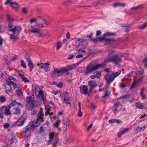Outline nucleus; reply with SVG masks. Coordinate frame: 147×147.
Wrapping results in <instances>:
<instances>
[{
	"instance_id": "52",
	"label": "nucleus",
	"mask_w": 147,
	"mask_h": 147,
	"mask_svg": "<svg viewBox=\"0 0 147 147\" xmlns=\"http://www.w3.org/2000/svg\"><path fill=\"white\" fill-rule=\"evenodd\" d=\"M21 78L22 80L24 81L25 82H27L29 81L28 78L25 77L24 76V77H21Z\"/></svg>"
},
{
	"instance_id": "42",
	"label": "nucleus",
	"mask_w": 147,
	"mask_h": 147,
	"mask_svg": "<svg viewBox=\"0 0 147 147\" xmlns=\"http://www.w3.org/2000/svg\"><path fill=\"white\" fill-rule=\"evenodd\" d=\"M110 95L109 92H108V91L107 90H106V92L104 95L103 96V97L105 98L106 96L108 97Z\"/></svg>"
},
{
	"instance_id": "43",
	"label": "nucleus",
	"mask_w": 147,
	"mask_h": 147,
	"mask_svg": "<svg viewBox=\"0 0 147 147\" xmlns=\"http://www.w3.org/2000/svg\"><path fill=\"white\" fill-rule=\"evenodd\" d=\"M20 61L21 63V66L24 68H25L26 67V65L25 63L24 62V61L23 60H21Z\"/></svg>"
},
{
	"instance_id": "7",
	"label": "nucleus",
	"mask_w": 147,
	"mask_h": 147,
	"mask_svg": "<svg viewBox=\"0 0 147 147\" xmlns=\"http://www.w3.org/2000/svg\"><path fill=\"white\" fill-rule=\"evenodd\" d=\"M79 88L81 94H87L88 88L86 86L84 85L83 86H80L79 87Z\"/></svg>"
},
{
	"instance_id": "12",
	"label": "nucleus",
	"mask_w": 147,
	"mask_h": 147,
	"mask_svg": "<svg viewBox=\"0 0 147 147\" xmlns=\"http://www.w3.org/2000/svg\"><path fill=\"white\" fill-rule=\"evenodd\" d=\"M122 97V98H126L127 99H129L130 98H131V100H129V101L131 102H132V101L134 99V97L133 96V95L130 94V95H124L122 96H121Z\"/></svg>"
},
{
	"instance_id": "59",
	"label": "nucleus",
	"mask_w": 147,
	"mask_h": 147,
	"mask_svg": "<svg viewBox=\"0 0 147 147\" xmlns=\"http://www.w3.org/2000/svg\"><path fill=\"white\" fill-rule=\"evenodd\" d=\"M126 86L125 83H121L120 84V86L122 88H125Z\"/></svg>"
},
{
	"instance_id": "49",
	"label": "nucleus",
	"mask_w": 147,
	"mask_h": 147,
	"mask_svg": "<svg viewBox=\"0 0 147 147\" xmlns=\"http://www.w3.org/2000/svg\"><path fill=\"white\" fill-rule=\"evenodd\" d=\"M57 86L59 88H62L63 86V83L61 82H60L58 84H57Z\"/></svg>"
},
{
	"instance_id": "5",
	"label": "nucleus",
	"mask_w": 147,
	"mask_h": 147,
	"mask_svg": "<svg viewBox=\"0 0 147 147\" xmlns=\"http://www.w3.org/2000/svg\"><path fill=\"white\" fill-rule=\"evenodd\" d=\"M73 66L74 65H69L65 67H61V69L62 75L64 73L66 72L67 73V75H69V73L68 72V71L70 70L73 69L74 68Z\"/></svg>"
},
{
	"instance_id": "17",
	"label": "nucleus",
	"mask_w": 147,
	"mask_h": 147,
	"mask_svg": "<svg viewBox=\"0 0 147 147\" xmlns=\"http://www.w3.org/2000/svg\"><path fill=\"white\" fill-rule=\"evenodd\" d=\"M101 76V73L99 71H97L96 74L90 76V78L92 79L98 78Z\"/></svg>"
},
{
	"instance_id": "60",
	"label": "nucleus",
	"mask_w": 147,
	"mask_h": 147,
	"mask_svg": "<svg viewBox=\"0 0 147 147\" xmlns=\"http://www.w3.org/2000/svg\"><path fill=\"white\" fill-rule=\"evenodd\" d=\"M36 97L37 98L38 100L39 101H41V100L40 98H41V99L42 98V95H39L38 94V96H36Z\"/></svg>"
},
{
	"instance_id": "15",
	"label": "nucleus",
	"mask_w": 147,
	"mask_h": 147,
	"mask_svg": "<svg viewBox=\"0 0 147 147\" xmlns=\"http://www.w3.org/2000/svg\"><path fill=\"white\" fill-rule=\"evenodd\" d=\"M30 32L32 33H36L37 34V36H42V34L40 32V30L37 28H34L33 30H30Z\"/></svg>"
},
{
	"instance_id": "36",
	"label": "nucleus",
	"mask_w": 147,
	"mask_h": 147,
	"mask_svg": "<svg viewBox=\"0 0 147 147\" xmlns=\"http://www.w3.org/2000/svg\"><path fill=\"white\" fill-rule=\"evenodd\" d=\"M9 108H6L5 110L4 113L6 115H9L10 114L11 112L9 109Z\"/></svg>"
},
{
	"instance_id": "62",
	"label": "nucleus",
	"mask_w": 147,
	"mask_h": 147,
	"mask_svg": "<svg viewBox=\"0 0 147 147\" xmlns=\"http://www.w3.org/2000/svg\"><path fill=\"white\" fill-rule=\"evenodd\" d=\"M42 20L44 22L43 24H45L46 26H47L48 25V22H47V21L46 20H45V19L44 18H42Z\"/></svg>"
},
{
	"instance_id": "37",
	"label": "nucleus",
	"mask_w": 147,
	"mask_h": 147,
	"mask_svg": "<svg viewBox=\"0 0 147 147\" xmlns=\"http://www.w3.org/2000/svg\"><path fill=\"white\" fill-rule=\"evenodd\" d=\"M121 71L120 70H118L116 72L113 76V77L114 79L115 77L119 75L121 73Z\"/></svg>"
},
{
	"instance_id": "51",
	"label": "nucleus",
	"mask_w": 147,
	"mask_h": 147,
	"mask_svg": "<svg viewBox=\"0 0 147 147\" xmlns=\"http://www.w3.org/2000/svg\"><path fill=\"white\" fill-rule=\"evenodd\" d=\"M64 101L63 102L65 103L67 105L71 104V103L69 102V99H63Z\"/></svg>"
},
{
	"instance_id": "22",
	"label": "nucleus",
	"mask_w": 147,
	"mask_h": 147,
	"mask_svg": "<svg viewBox=\"0 0 147 147\" xmlns=\"http://www.w3.org/2000/svg\"><path fill=\"white\" fill-rule=\"evenodd\" d=\"M136 107L140 109H145V107L144 105L140 102H137L136 104Z\"/></svg>"
},
{
	"instance_id": "50",
	"label": "nucleus",
	"mask_w": 147,
	"mask_h": 147,
	"mask_svg": "<svg viewBox=\"0 0 147 147\" xmlns=\"http://www.w3.org/2000/svg\"><path fill=\"white\" fill-rule=\"evenodd\" d=\"M7 18L8 20L10 21H12L14 20L13 18L11 17L9 15H7Z\"/></svg>"
},
{
	"instance_id": "64",
	"label": "nucleus",
	"mask_w": 147,
	"mask_h": 147,
	"mask_svg": "<svg viewBox=\"0 0 147 147\" xmlns=\"http://www.w3.org/2000/svg\"><path fill=\"white\" fill-rule=\"evenodd\" d=\"M9 124L7 123H5L3 125V127L4 128H8L9 126Z\"/></svg>"
},
{
	"instance_id": "4",
	"label": "nucleus",
	"mask_w": 147,
	"mask_h": 147,
	"mask_svg": "<svg viewBox=\"0 0 147 147\" xmlns=\"http://www.w3.org/2000/svg\"><path fill=\"white\" fill-rule=\"evenodd\" d=\"M41 122V121L39 119H36L35 121L30 122L28 125L30 128L32 129L39 126Z\"/></svg>"
},
{
	"instance_id": "55",
	"label": "nucleus",
	"mask_w": 147,
	"mask_h": 147,
	"mask_svg": "<svg viewBox=\"0 0 147 147\" xmlns=\"http://www.w3.org/2000/svg\"><path fill=\"white\" fill-rule=\"evenodd\" d=\"M12 85L13 86V88L14 89H15L18 87L17 84L14 83V82H12ZM18 87H19V86Z\"/></svg>"
},
{
	"instance_id": "13",
	"label": "nucleus",
	"mask_w": 147,
	"mask_h": 147,
	"mask_svg": "<svg viewBox=\"0 0 147 147\" xmlns=\"http://www.w3.org/2000/svg\"><path fill=\"white\" fill-rule=\"evenodd\" d=\"M38 116L36 119H40L41 121H44V119L43 117L44 116V113L42 110L40 111L38 113Z\"/></svg>"
},
{
	"instance_id": "47",
	"label": "nucleus",
	"mask_w": 147,
	"mask_h": 147,
	"mask_svg": "<svg viewBox=\"0 0 147 147\" xmlns=\"http://www.w3.org/2000/svg\"><path fill=\"white\" fill-rule=\"evenodd\" d=\"M147 26V23H145L142 25L140 27V28L141 29H143L145 28Z\"/></svg>"
},
{
	"instance_id": "28",
	"label": "nucleus",
	"mask_w": 147,
	"mask_h": 147,
	"mask_svg": "<svg viewBox=\"0 0 147 147\" xmlns=\"http://www.w3.org/2000/svg\"><path fill=\"white\" fill-rule=\"evenodd\" d=\"M15 32L13 33L12 34H11L10 35V39H13L14 40H16L18 38V36H15Z\"/></svg>"
},
{
	"instance_id": "24",
	"label": "nucleus",
	"mask_w": 147,
	"mask_h": 147,
	"mask_svg": "<svg viewBox=\"0 0 147 147\" xmlns=\"http://www.w3.org/2000/svg\"><path fill=\"white\" fill-rule=\"evenodd\" d=\"M115 34V33L114 32H107L104 34L103 36L104 37L110 36H114Z\"/></svg>"
},
{
	"instance_id": "54",
	"label": "nucleus",
	"mask_w": 147,
	"mask_h": 147,
	"mask_svg": "<svg viewBox=\"0 0 147 147\" xmlns=\"http://www.w3.org/2000/svg\"><path fill=\"white\" fill-rule=\"evenodd\" d=\"M58 143L57 140V138L55 139L54 143H53V144L52 145V147H55L56 146V145Z\"/></svg>"
},
{
	"instance_id": "20",
	"label": "nucleus",
	"mask_w": 147,
	"mask_h": 147,
	"mask_svg": "<svg viewBox=\"0 0 147 147\" xmlns=\"http://www.w3.org/2000/svg\"><path fill=\"white\" fill-rule=\"evenodd\" d=\"M25 119L23 118H20L17 122L16 124L17 126H20L22 125Z\"/></svg>"
},
{
	"instance_id": "56",
	"label": "nucleus",
	"mask_w": 147,
	"mask_h": 147,
	"mask_svg": "<svg viewBox=\"0 0 147 147\" xmlns=\"http://www.w3.org/2000/svg\"><path fill=\"white\" fill-rule=\"evenodd\" d=\"M93 34L92 33H91L90 34H89L88 36H87L88 37V38L90 39V41H92V40L93 39V38H92V37L93 35Z\"/></svg>"
},
{
	"instance_id": "40",
	"label": "nucleus",
	"mask_w": 147,
	"mask_h": 147,
	"mask_svg": "<svg viewBox=\"0 0 147 147\" xmlns=\"http://www.w3.org/2000/svg\"><path fill=\"white\" fill-rule=\"evenodd\" d=\"M45 110L46 112L45 113V115H47L49 113V111L51 110V109L50 108H47L45 107Z\"/></svg>"
},
{
	"instance_id": "46",
	"label": "nucleus",
	"mask_w": 147,
	"mask_h": 147,
	"mask_svg": "<svg viewBox=\"0 0 147 147\" xmlns=\"http://www.w3.org/2000/svg\"><path fill=\"white\" fill-rule=\"evenodd\" d=\"M145 67L147 68V58H145L143 60Z\"/></svg>"
},
{
	"instance_id": "27",
	"label": "nucleus",
	"mask_w": 147,
	"mask_h": 147,
	"mask_svg": "<svg viewBox=\"0 0 147 147\" xmlns=\"http://www.w3.org/2000/svg\"><path fill=\"white\" fill-rule=\"evenodd\" d=\"M9 136H11L12 138L10 139L11 141V143L14 142H17V140L16 139L15 137L13 135H12V134H11L10 135H7V136L9 137Z\"/></svg>"
},
{
	"instance_id": "19",
	"label": "nucleus",
	"mask_w": 147,
	"mask_h": 147,
	"mask_svg": "<svg viewBox=\"0 0 147 147\" xmlns=\"http://www.w3.org/2000/svg\"><path fill=\"white\" fill-rule=\"evenodd\" d=\"M119 105L120 104L119 102L114 103L113 109H114L113 111L115 114L117 113L118 107Z\"/></svg>"
},
{
	"instance_id": "2",
	"label": "nucleus",
	"mask_w": 147,
	"mask_h": 147,
	"mask_svg": "<svg viewBox=\"0 0 147 147\" xmlns=\"http://www.w3.org/2000/svg\"><path fill=\"white\" fill-rule=\"evenodd\" d=\"M102 66L101 65H96L93 64H89L87 67V68L84 73L85 75H87L89 73L92 72L100 68Z\"/></svg>"
},
{
	"instance_id": "26",
	"label": "nucleus",
	"mask_w": 147,
	"mask_h": 147,
	"mask_svg": "<svg viewBox=\"0 0 147 147\" xmlns=\"http://www.w3.org/2000/svg\"><path fill=\"white\" fill-rule=\"evenodd\" d=\"M126 5V4L123 3H115L113 4L114 7H117L118 6L124 7Z\"/></svg>"
},
{
	"instance_id": "25",
	"label": "nucleus",
	"mask_w": 147,
	"mask_h": 147,
	"mask_svg": "<svg viewBox=\"0 0 147 147\" xmlns=\"http://www.w3.org/2000/svg\"><path fill=\"white\" fill-rule=\"evenodd\" d=\"M145 91L144 88H142L141 89V91L140 92V95L142 97V99L144 100L146 98V96L143 92Z\"/></svg>"
},
{
	"instance_id": "63",
	"label": "nucleus",
	"mask_w": 147,
	"mask_h": 147,
	"mask_svg": "<svg viewBox=\"0 0 147 147\" xmlns=\"http://www.w3.org/2000/svg\"><path fill=\"white\" fill-rule=\"evenodd\" d=\"M22 11L25 14L27 13V10L26 7H23L22 8Z\"/></svg>"
},
{
	"instance_id": "10",
	"label": "nucleus",
	"mask_w": 147,
	"mask_h": 147,
	"mask_svg": "<svg viewBox=\"0 0 147 147\" xmlns=\"http://www.w3.org/2000/svg\"><path fill=\"white\" fill-rule=\"evenodd\" d=\"M134 72L136 75H141L144 74V71L143 69L142 68L138 67L136 69Z\"/></svg>"
},
{
	"instance_id": "8",
	"label": "nucleus",
	"mask_w": 147,
	"mask_h": 147,
	"mask_svg": "<svg viewBox=\"0 0 147 147\" xmlns=\"http://www.w3.org/2000/svg\"><path fill=\"white\" fill-rule=\"evenodd\" d=\"M22 28L20 27L16 26H15L13 29L8 30V31L12 32L13 33L16 32V31L18 34H19Z\"/></svg>"
},
{
	"instance_id": "6",
	"label": "nucleus",
	"mask_w": 147,
	"mask_h": 147,
	"mask_svg": "<svg viewBox=\"0 0 147 147\" xmlns=\"http://www.w3.org/2000/svg\"><path fill=\"white\" fill-rule=\"evenodd\" d=\"M61 71L60 68L54 69V70L51 71V76L53 77H56L59 76H62Z\"/></svg>"
},
{
	"instance_id": "23",
	"label": "nucleus",
	"mask_w": 147,
	"mask_h": 147,
	"mask_svg": "<svg viewBox=\"0 0 147 147\" xmlns=\"http://www.w3.org/2000/svg\"><path fill=\"white\" fill-rule=\"evenodd\" d=\"M88 85L90 86L89 90L90 93L92 91V89H94V88L96 87L97 86V84L95 83H88Z\"/></svg>"
},
{
	"instance_id": "1",
	"label": "nucleus",
	"mask_w": 147,
	"mask_h": 147,
	"mask_svg": "<svg viewBox=\"0 0 147 147\" xmlns=\"http://www.w3.org/2000/svg\"><path fill=\"white\" fill-rule=\"evenodd\" d=\"M33 91V90L31 92L32 96H28L26 97V108L28 111L32 110L35 102V101L32 99V96L34 94Z\"/></svg>"
},
{
	"instance_id": "14",
	"label": "nucleus",
	"mask_w": 147,
	"mask_h": 147,
	"mask_svg": "<svg viewBox=\"0 0 147 147\" xmlns=\"http://www.w3.org/2000/svg\"><path fill=\"white\" fill-rule=\"evenodd\" d=\"M129 129V128H124L123 130L122 131H120L118 134V137L119 138H121V137L122 135L126 133L127 131H128Z\"/></svg>"
},
{
	"instance_id": "39",
	"label": "nucleus",
	"mask_w": 147,
	"mask_h": 147,
	"mask_svg": "<svg viewBox=\"0 0 147 147\" xmlns=\"http://www.w3.org/2000/svg\"><path fill=\"white\" fill-rule=\"evenodd\" d=\"M32 129L31 128H30L29 126L27 125L25 127V129L26 130L25 131V133H26L29 131L30 130Z\"/></svg>"
},
{
	"instance_id": "35",
	"label": "nucleus",
	"mask_w": 147,
	"mask_h": 147,
	"mask_svg": "<svg viewBox=\"0 0 147 147\" xmlns=\"http://www.w3.org/2000/svg\"><path fill=\"white\" fill-rule=\"evenodd\" d=\"M60 120L59 119L57 120L56 122L54 123L55 126L57 128H58L59 126V124L60 123Z\"/></svg>"
},
{
	"instance_id": "53",
	"label": "nucleus",
	"mask_w": 147,
	"mask_h": 147,
	"mask_svg": "<svg viewBox=\"0 0 147 147\" xmlns=\"http://www.w3.org/2000/svg\"><path fill=\"white\" fill-rule=\"evenodd\" d=\"M38 66H39L41 68H43L45 66V63H41L40 64H37Z\"/></svg>"
},
{
	"instance_id": "34",
	"label": "nucleus",
	"mask_w": 147,
	"mask_h": 147,
	"mask_svg": "<svg viewBox=\"0 0 147 147\" xmlns=\"http://www.w3.org/2000/svg\"><path fill=\"white\" fill-rule=\"evenodd\" d=\"M6 99L5 96L3 95H1L0 97V101L1 102L3 103L5 101Z\"/></svg>"
},
{
	"instance_id": "33",
	"label": "nucleus",
	"mask_w": 147,
	"mask_h": 147,
	"mask_svg": "<svg viewBox=\"0 0 147 147\" xmlns=\"http://www.w3.org/2000/svg\"><path fill=\"white\" fill-rule=\"evenodd\" d=\"M72 45L74 46L78 47L80 45V43L77 40H75L73 42Z\"/></svg>"
},
{
	"instance_id": "21",
	"label": "nucleus",
	"mask_w": 147,
	"mask_h": 147,
	"mask_svg": "<svg viewBox=\"0 0 147 147\" xmlns=\"http://www.w3.org/2000/svg\"><path fill=\"white\" fill-rule=\"evenodd\" d=\"M27 62L28 63V66L30 69V71H32V69L34 67L33 63L32 62L30 59H27Z\"/></svg>"
},
{
	"instance_id": "45",
	"label": "nucleus",
	"mask_w": 147,
	"mask_h": 147,
	"mask_svg": "<svg viewBox=\"0 0 147 147\" xmlns=\"http://www.w3.org/2000/svg\"><path fill=\"white\" fill-rule=\"evenodd\" d=\"M62 43L60 42H58L57 45V47L56 48V49L57 50L59 49L61 47L62 45Z\"/></svg>"
},
{
	"instance_id": "32",
	"label": "nucleus",
	"mask_w": 147,
	"mask_h": 147,
	"mask_svg": "<svg viewBox=\"0 0 147 147\" xmlns=\"http://www.w3.org/2000/svg\"><path fill=\"white\" fill-rule=\"evenodd\" d=\"M16 101L15 100L13 101H12L8 106L9 108H10L14 106L15 105V104L16 103Z\"/></svg>"
},
{
	"instance_id": "3",
	"label": "nucleus",
	"mask_w": 147,
	"mask_h": 147,
	"mask_svg": "<svg viewBox=\"0 0 147 147\" xmlns=\"http://www.w3.org/2000/svg\"><path fill=\"white\" fill-rule=\"evenodd\" d=\"M123 57V55H121L120 57H119L118 55L116 54L115 55H112L109 57V61L114 63L115 64L121 63V57Z\"/></svg>"
},
{
	"instance_id": "11",
	"label": "nucleus",
	"mask_w": 147,
	"mask_h": 147,
	"mask_svg": "<svg viewBox=\"0 0 147 147\" xmlns=\"http://www.w3.org/2000/svg\"><path fill=\"white\" fill-rule=\"evenodd\" d=\"M144 78V76H143L139 78L137 80H134L132 83V84L131 86V88H133L135 87V85L136 84L142 81V78Z\"/></svg>"
},
{
	"instance_id": "38",
	"label": "nucleus",
	"mask_w": 147,
	"mask_h": 147,
	"mask_svg": "<svg viewBox=\"0 0 147 147\" xmlns=\"http://www.w3.org/2000/svg\"><path fill=\"white\" fill-rule=\"evenodd\" d=\"M45 66L43 68L45 71H47L49 70V67L47 65V63H45Z\"/></svg>"
},
{
	"instance_id": "58",
	"label": "nucleus",
	"mask_w": 147,
	"mask_h": 147,
	"mask_svg": "<svg viewBox=\"0 0 147 147\" xmlns=\"http://www.w3.org/2000/svg\"><path fill=\"white\" fill-rule=\"evenodd\" d=\"M36 24L37 26L39 27L42 28H43L44 27L42 24L40 22H38L36 23Z\"/></svg>"
},
{
	"instance_id": "44",
	"label": "nucleus",
	"mask_w": 147,
	"mask_h": 147,
	"mask_svg": "<svg viewBox=\"0 0 147 147\" xmlns=\"http://www.w3.org/2000/svg\"><path fill=\"white\" fill-rule=\"evenodd\" d=\"M68 93H67V92H65L64 94H63V95L64 96V99L65 98L66 99H69V98L68 95L67 94Z\"/></svg>"
},
{
	"instance_id": "18",
	"label": "nucleus",
	"mask_w": 147,
	"mask_h": 147,
	"mask_svg": "<svg viewBox=\"0 0 147 147\" xmlns=\"http://www.w3.org/2000/svg\"><path fill=\"white\" fill-rule=\"evenodd\" d=\"M115 40L112 38H106L105 43L107 45H110L112 44Z\"/></svg>"
},
{
	"instance_id": "48",
	"label": "nucleus",
	"mask_w": 147,
	"mask_h": 147,
	"mask_svg": "<svg viewBox=\"0 0 147 147\" xmlns=\"http://www.w3.org/2000/svg\"><path fill=\"white\" fill-rule=\"evenodd\" d=\"M3 86L5 87V89L6 91H7L8 92H10L11 91L12 89V87L11 86H9V88H7L6 87V85L5 84H3Z\"/></svg>"
},
{
	"instance_id": "30",
	"label": "nucleus",
	"mask_w": 147,
	"mask_h": 147,
	"mask_svg": "<svg viewBox=\"0 0 147 147\" xmlns=\"http://www.w3.org/2000/svg\"><path fill=\"white\" fill-rule=\"evenodd\" d=\"M16 94L19 96H22L23 95V92L22 89L19 90V89L16 90Z\"/></svg>"
},
{
	"instance_id": "41",
	"label": "nucleus",
	"mask_w": 147,
	"mask_h": 147,
	"mask_svg": "<svg viewBox=\"0 0 147 147\" xmlns=\"http://www.w3.org/2000/svg\"><path fill=\"white\" fill-rule=\"evenodd\" d=\"M99 39H98V38H93V39L92 40V42L94 43L95 44H97L98 42L99 41Z\"/></svg>"
},
{
	"instance_id": "61",
	"label": "nucleus",
	"mask_w": 147,
	"mask_h": 147,
	"mask_svg": "<svg viewBox=\"0 0 147 147\" xmlns=\"http://www.w3.org/2000/svg\"><path fill=\"white\" fill-rule=\"evenodd\" d=\"M114 73L113 71H109L108 73L107 74V75L109 76H111L112 77V75Z\"/></svg>"
},
{
	"instance_id": "29",
	"label": "nucleus",
	"mask_w": 147,
	"mask_h": 147,
	"mask_svg": "<svg viewBox=\"0 0 147 147\" xmlns=\"http://www.w3.org/2000/svg\"><path fill=\"white\" fill-rule=\"evenodd\" d=\"M140 8H143V7H142V5H139L137 7H132L131 8V10H136L138 9H139Z\"/></svg>"
},
{
	"instance_id": "9",
	"label": "nucleus",
	"mask_w": 147,
	"mask_h": 147,
	"mask_svg": "<svg viewBox=\"0 0 147 147\" xmlns=\"http://www.w3.org/2000/svg\"><path fill=\"white\" fill-rule=\"evenodd\" d=\"M105 80L107 84L109 85L114 80V78L113 76L112 77L111 76H107L106 75L105 77Z\"/></svg>"
},
{
	"instance_id": "16",
	"label": "nucleus",
	"mask_w": 147,
	"mask_h": 147,
	"mask_svg": "<svg viewBox=\"0 0 147 147\" xmlns=\"http://www.w3.org/2000/svg\"><path fill=\"white\" fill-rule=\"evenodd\" d=\"M21 109L19 107L14 108L11 111L12 114L14 115H18L20 113Z\"/></svg>"
},
{
	"instance_id": "31",
	"label": "nucleus",
	"mask_w": 147,
	"mask_h": 147,
	"mask_svg": "<svg viewBox=\"0 0 147 147\" xmlns=\"http://www.w3.org/2000/svg\"><path fill=\"white\" fill-rule=\"evenodd\" d=\"M55 135V133L54 132H52L50 133L49 134L50 141V142H52L53 141V139L54 137V136Z\"/></svg>"
},
{
	"instance_id": "57",
	"label": "nucleus",
	"mask_w": 147,
	"mask_h": 147,
	"mask_svg": "<svg viewBox=\"0 0 147 147\" xmlns=\"http://www.w3.org/2000/svg\"><path fill=\"white\" fill-rule=\"evenodd\" d=\"M105 37L103 36V37H100L98 38L99 41H105L106 38H104Z\"/></svg>"
}]
</instances>
